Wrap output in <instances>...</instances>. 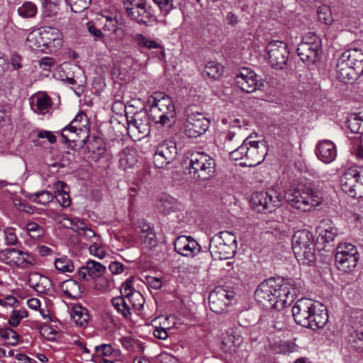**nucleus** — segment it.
Returning a JSON list of instances; mask_svg holds the SVG:
<instances>
[{
  "instance_id": "f257e3e1",
  "label": "nucleus",
  "mask_w": 363,
  "mask_h": 363,
  "mask_svg": "<svg viewBox=\"0 0 363 363\" xmlns=\"http://www.w3.org/2000/svg\"><path fill=\"white\" fill-rule=\"evenodd\" d=\"M298 292L293 279L270 278L259 284L255 296L263 306L281 310L288 304V300L291 298L290 301H292Z\"/></svg>"
},
{
  "instance_id": "f03ea898",
  "label": "nucleus",
  "mask_w": 363,
  "mask_h": 363,
  "mask_svg": "<svg viewBox=\"0 0 363 363\" xmlns=\"http://www.w3.org/2000/svg\"><path fill=\"white\" fill-rule=\"evenodd\" d=\"M292 314L297 324L313 330L323 328L328 320L326 308L309 298L298 299L292 308Z\"/></svg>"
},
{
  "instance_id": "7ed1b4c3",
  "label": "nucleus",
  "mask_w": 363,
  "mask_h": 363,
  "mask_svg": "<svg viewBox=\"0 0 363 363\" xmlns=\"http://www.w3.org/2000/svg\"><path fill=\"white\" fill-rule=\"evenodd\" d=\"M250 135L233 151H230V158L233 160H241L242 167H255L262 163L267 154V148L264 141L252 140Z\"/></svg>"
},
{
  "instance_id": "20e7f679",
  "label": "nucleus",
  "mask_w": 363,
  "mask_h": 363,
  "mask_svg": "<svg viewBox=\"0 0 363 363\" xmlns=\"http://www.w3.org/2000/svg\"><path fill=\"white\" fill-rule=\"evenodd\" d=\"M150 104L149 116L155 123L169 126L176 116L172 99L162 92H155L148 100Z\"/></svg>"
},
{
  "instance_id": "39448f33",
  "label": "nucleus",
  "mask_w": 363,
  "mask_h": 363,
  "mask_svg": "<svg viewBox=\"0 0 363 363\" xmlns=\"http://www.w3.org/2000/svg\"><path fill=\"white\" fill-rule=\"evenodd\" d=\"M285 199L291 207L303 212L311 211L323 202L321 194L317 189L308 186L287 191Z\"/></svg>"
},
{
  "instance_id": "423d86ee",
  "label": "nucleus",
  "mask_w": 363,
  "mask_h": 363,
  "mask_svg": "<svg viewBox=\"0 0 363 363\" xmlns=\"http://www.w3.org/2000/svg\"><path fill=\"white\" fill-rule=\"evenodd\" d=\"M189 174L196 181H206L213 177L216 162L213 157L203 152H192L188 158Z\"/></svg>"
},
{
  "instance_id": "0eeeda50",
  "label": "nucleus",
  "mask_w": 363,
  "mask_h": 363,
  "mask_svg": "<svg viewBox=\"0 0 363 363\" xmlns=\"http://www.w3.org/2000/svg\"><path fill=\"white\" fill-rule=\"evenodd\" d=\"M292 249L297 259L308 264L315 258L313 236L307 230L296 231L292 237Z\"/></svg>"
},
{
  "instance_id": "6e6552de",
  "label": "nucleus",
  "mask_w": 363,
  "mask_h": 363,
  "mask_svg": "<svg viewBox=\"0 0 363 363\" xmlns=\"http://www.w3.org/2000/svg\"><path fill=\"white\" fill-rule=\"evenodd\" d=\"M282 197L274 190L267 191H258L251 196L250 203L252 208L259 213H271L281 206Z\"/></svg>"
},
{
  "instance_id": "1a4fd4ad",
  "label": "nucleus",
  "mask_w": 363,
  "mask_h": 363,
  "mask_svg": "<svg viewBox=\"0 0 363 363\" xmlns=\"http://www.w3.org/2000/svg\"><path fill=\"white\" fill-rule=\"evenodd\" d=\"M342 190L352 198L363 197V170L349 168L340 178Z\"/></svg>"
},
{
  "instance_id": "9d476101",
  "label": "nucleus",
  "mask_w": 363,
  "mask_h": 363,
  "mask_svg": "<svg viewBox=\"0 0 363 363\" xmlns=\"http://www.w3.org/2000/svg\"><path fill=\"white\" fill-rule=\"evenodd\" d=\"M337 269L345 273L352 272L357 265L359 255L355 246L350 243L340 244L335 255Z\"/></svg>"
},
{
  "instance_id": "9b49d317",
  "label": "nucleus",
  "mask_w": 363,
  "mask_h": 363,
  "mask_svg": "<svg viewBox=\"0 0 363 363\" xmlns=\"http://www.w3.org/2000/svg\"><path fill=\"white\" fill-rule=\"evenodd\" d=\"M267 60L270 66L277 70L285 68L289 60V51L286 43L280 40H272L266 46Z\"/></svg>"
},
{
  "instance_id": "f8f14e48",
  "label": "nucleus",
  "mask_w": 363,
  "mask_h": 363,
  "mask_svg": "<svg viewBox=\"0 0 363 363\" xmlns=\"http://www.w3.org/2000/svg\"><path fill=\"white\" fill-rule=\"evenodd\" d=\"M0 261L10 266L28 268L35 264V257L24 251L8 248L0 251Z\"/></svg>"
},
{
  "instance_id": "ddd939ff",
  "label": "nucleus",
  "mask_w": 363,
  "mask_h": 363,
  "mask_svg": "<svg viewBox=\"0 0 363 363\" xmlns=\"http://www.w3.org/2000/svg\"><path fill=\"white\" fill-rule=\"evenodd\" d=\"M177 147L173 140H165L160 143L153 156V162L156 167L163 168L172 162L177 157Z\"/></svg>"
},
{
  "instance_id": "4468645a",
  "label": "nucleus",
  "mask_w": 363,
  "mask_h": 363,
  "mask_svg": "<svg viewBox=\"0 0 363 363\" xmlns=\"http://www.w3.org/2000/svg\"><path fill=\"white\" fill-rule=\"evenodd\" d=\"M235 81L238 86L246 93H252L264 86L261 77L247 67L240 69L236 74Z\"/></svg>"
},
{
  "instance_id": "2eb2a0df",
  "label": "nucleus",
  "mask_w": 363,
  "mask_h": 363,
  "mask_svg": "<svg viewBox=\"0 0 363 363\" xmlns=\"http://www.w3.org/2000/svg\"><path fill=\"white\" fill-rule=\"evenodd\" d=\"M210 121L203 114L196 112L188 114L184 123V133L189 138H197L206 132Z\"/></svg>"
},
{
  "instance_id": "dca6fc26",
  "label": "nucleus",
  "mask_w": 363,
  "mask_h": 363,
  "mask_svg": "<svg viewBox=\"0 0 363 363\" xmlns=\"http://www.w3.org/2000/svg\"><path fill=\"white\" fill-rule=\"evenodd\" d=\"M233 297L232 293L221 286L217 287L209 294V308L216 313H222L226 310Z\"/></svg>"
},
{
  "instance_id": "f3484780",
  "label": "nucleus",
  "mask_w": 363,
  "mask_h": 363,
  "mask_svg": "<svg viewBox=\"0 0 363 363\" xmlns=\"http://www.w3.org/2000/svg\"><path fill=\"white\" fill-rule=\"evenodd\" d=\"M175 251L182 256L193 257L201 251L198 242L190 236H179L174 243Z\"/></svg>"
},
{
  "instance_id": "a211bd4d",
  "label": "nucleus",
  "mask_w": 363,
  "mask_h": 363,
  "mask_svg": "<svg viewBox=\"0 0 363 363\" xmlns=\"http://www.w3.org/2000/svg\"><path fill=\"white\" fill-rule=\"evenodd\" d=\"M106 267L94 260H89L84 266L81 267L77 272L79 279L90 281L94 278L101 277L106 272Z\"/></svg>"
},
{
  "instance_id": "6ab92c4d",
  "label": "nucleus",
  "mask_w": 363,
  "mask_h": 363,
  "mask_svg": "<svg viewBox=\"0 0 363 363\" xmlns=\"http://www.w3.org/2000/svg\"><path fill=\"white\" fill-rule=\"evenodd\" d=\"M44 48L50 51H55L60 48L63 43L62 33L54 27H41Z\"/></svg>"
},
{
  "instance_id": "aec40b11",
  "label": "nucleus",
  "mask_w": 363,
  "mask_h": 363,
  "mask_svg": "<svg viewBox=\"0 0 363 363\" xmlns=\"http://www.w3.org/2000/svg\"><path fill=\"white\" fill-rule=\"evenodd\" d=\"M209 251L215 259H227L235 255L236 250L225 245L218 236H213L209 244Z\"/></svg>"
},
{
  "instance_id": "412c9836",
  "label": "nucleus",
  "mask_w": 363,
  "mask_h": 363,
  "mask_svg": "<svg viewBox=\"0 0 363 363\" xmlns=\"http://www.w3.org/2000/svg\"><path fill=\"white\" fill-rule=\"evenodd\" d=\"M315 153L320 160L329 164L337 157L336 146L331 140H321L316 145Z\"/></svg>"
},
{
  "instance_id": "4be33fe9",
  "label": "nucleus",
  "mask_w": 363,
  "mask_h": 363,
  "mask_svg": "<svg viewBox=\"0 0 363 363\" xmlns=\"http://www.w3.org/2000/svg\"><path fill=\"white\" fill-rule=\"evenodd\" d=\"M336 69L337 78L339 81L345 84L352 83L361 75L347 61L344 60L341 56L338 59Z\"/></svg>"
},
{
  "instance_id": "5701e85b",
  "label": "nucleus",
  "mask_w": 363,
  "mask_h": 363,
  "mask_svg": "<svg viewBox=\"0 0 363 363\" xmlns=\"http://www.w3.org/2000/svg\"><path fill=\"white\" fill-rule=\"evenodd\" d=\"M243 338L237 330L230 329L222 335V350L225 352H235L242 343Z\"/></svg>"
},
{
  "instance_id": "b1692460",
  "label": "nucleus",
  "mask_w": 363,
  "mask_h": 363,
  "mask_svg": "<svg viewBox=\"0 0 363 363\" xmlns=\"http://www.w3.org/2000/svg\"><path fill=\"white\" fill-rule=\"evenodd\" d=\"M28 284L35 291L40 294H47L52 290V284L51 280L38 272H32L28 278Z\"/></svg>"
},
{
  "instance_id": "393cba45",
  "label": "nucleus",
  "mask_w": 363,
  "mask_h": 363,
  "mask_svg": "<svg viewBox=\"0 0 363 363\" xmlns=\"http://www.w3.org/2000/svg\"><path fill=\"white\" fill-rule=\"evenodd\" d=\"M322 51L320 47L315 45H305V44H298L297 53L301 60L305 64L310 65L314 64L319 60Z\"/></svg>"
},
{
  "instance_id": "a878e982",
  "label": "nucleus",
  "mask_w": 363,
  "mask_h": 363,
  "mask_svg": "<svg viewBox=\"0 0 363 363\" xmlns=\"http://www.w3.org/2000/svg\"><path fill=\"white\" fill-rule=\"evenodd\" d=\"M341 57L361 75L363 74V51L358 48H351L345 51Z\"/></svg>"
},
{
  "instance_id": "bb28decb",
  "label": "nucleus",
  "mask_w": 363,
  "mask_h": 363,
  "mask_svg": "<svg viewBox=\"0 0 363 363\" xmlns=\"http://www.w3.org/2000/svg\"><path fill=\"white\" fill-rule=\"evenodd\" d=\"M231 123L233 126L238 128V132L230 130L224 134V148L229 153L230 151H233V149L237 147L243 140V136H241L240 133V119L235 118L231 122Z\"/></svg>"
},
{
  "instance_id": "cd10ccee",
  "label": "nucleus",
  "mask_w": 363,
  "mask_h": 363,
  "mask_svg": "<svg viewBox=\"0 0 363 363\" xmlns=\"http://www.w3.org/2000/svg\"><path fill=\"white\" fill-rule=\"evenodd\" d=\"M143 115L145 120H143L141 113L138 112L135 113L130 121L128 120V131L132 133L138 132L143 135L150 132L147 117L145 113Z\"/></svg>"
},
{
  "instance_id": "c85d7f7f",
  "label": "nucleus",
  "mask_w": 363,
  "mask_h": 363,
  "mask_svg": "<svg viewBox=\"0 0 363 363\" xmlns=\"http://www.w3.org/2000/svg\"><path fill=\"white\" fill-rule=\"evenodd\" d=\"M138 158L135 150L125 147L118 153V163L123 170L130 169L137 163Z\"/></svg>"
},
{
  "instance_id": "c756f323",
  "label": "nucleus",
  "mask_w": 363,
  "mask_h": 363,
  "mask_svg": "<svg viewBox=\"0 0 363 363\" xmlns=\"http://www.w3.org/2000/svg\"><path fill=\"white\" fill-rule=\"evenodd\" d=\"M34 99H35V101H33L31 104V107L35 113L44 115L49 112L52 108V100L48 95L45 94H40L37 95Z\"/></svg>"
},
{
  "instance_id": "7c9ffc66",
  "label": "nucleus",
  "mask_w": 363,
  "mask_h": 363,
  "mask_svg": "<svg viewBox=\"0 0 363 363\" xmlns=\"http://www.w3.org/2000/svg\"><path fill=\"white\" fill-rule=\"evenodd\" d=\"M61 290L67 296L72 298H77L81 296L82 289L78 281L74 279H67L62 282Z\"/></svg>"
},
{
  "instance_id": "2f4dec72",
  "label": "nucleus",
  "mask_w": 363,
  "mask_h": 363,
  "mask_svg": "<svg viewBox=\"0 0 363 363\" xmlns=\"http://www.w3.org/2000/svg\"><path fill=\"white\" fill-rule=\"evenodd\" d=\"M318 240L323 242L328 243L333 241L337 235V230L331 225L330 223L322 220L320 225L318 227Z\"/></svg>"
},
{
  "instance_id": "473e14b6",
  "label": "nucleus",
  "mask_w": 363,
  "mask_h": 363,
  "mask_svg": "<svg viewBox=\"0 0 363 363\" xmlns=\"http://www.w3.org/2000/svg\"><path fill=\"white\" fill-rule=\"evenodd\" d=\"M128 16L133 20L140 23H146L152 16V12L150 6H147L145 2L134 10L128 13Z\"/></svg>"
},
{
  "instance_id": "72a5a7b5",
  "label": "nucleus",
  "mask_w": 363,
  "mask_h": 363,
  "mask_svg": "<svg viewBox=\"0 0 363 363\" xmlns=\"http://www.w3.org/2000/svg\"><path fill=\"white\" fill-rule=\"evenodd\" d=\"M26 41L28 43V46L33 50H40L41 51L44 50V43L43 38L42 35V30L41 28L35 29L31 31L27 38Z\"/></svg>"
},
{
  "instance_id": "f704fd0d",
  "label": "nucleus",
  "mask_w": 363,
  "mask_h": 363,
  "mask_svg": "<svg viewBox=\"0 0 363 363\" xmlns=\"http://www.w3.org/2000/svg\"><path fill=\"white\" fill-rule=\"evenodd\" d=\"M67 185L63 182H58L57 184V190L55 192L54 198L63 207H67L70 205L71 200L68 192L67 191Z\"/></svg>"
},
{
  "instance_id": "c9c22d12",
  "label": "nucleus",
  "mask_w": 363,
  "mask_h": 363,
  "mask_svg": "<svg viewBox=\"0 0 363 363\" xmlns=\"http://www.w3.org/2000/svg\"><path fill=\"white\" fill-rule=\"evenodd\" d=\"M347 126L354 133H363V111L352 113L347 118Z\"/></svg>"
},
{
  "instance_id": "e433bc0d",
  "label": "nucleus",
  "mask_w": 363,
  "mask_h": 363,
  "mask_svg": "<svg viewBox=\"0 0 363 363\" xmlns=\"http://www.w3.org/2000/svg\"><path fill=\"white\" fill-rule=\"evenodd\" d=\"M71 317L76 325L82 327L87 323L89 315L85 308L80 305H77L72 310Z\"/></svg>"
},
{
  "instance_id": "4c0bfd02",
  "label": "nucleus",
  "mask_w": 363,
  "mask_h": 363,
  "mask_svg": "<svg viewBox=\"0 0 363 363\" xmlns=\"http://www.w3.org/2000/svg\"><path fill=\"white\" fill-rule=\"evenodd\" d=\"M157 206L163 213L167 214L177 208V200L171 196L162 195L158 199Z\"/></svg>"
},
{
  "instance_id": "58836bf2",
  "label": "nucleus",
  "mask_w": 363,
  "mask_h": 363,
  "mask_svg": "<svg viewBox=\"0 0 363 363\" xmlns=\"http://www.w3.org/2000/svg\"><path fill=\"white\" fill-rule=\"evenodd\" d=\"M348 341L354 350L363 353V329L355 330L350 333Z\"/></svg>"
},
{
  "instance_id": "ea45409f",
  "label": "nucleus",
  "mask_w": 363,
  "mask_h": 363,
  "mask_svg": "<svg viewBox=\"0 0 363 363\" xmlns=\"http://www.w3.org/2000/svg\"><path fill=\"white\" fill-rule=\"evenodd\" d=\"M55 267L61 273L72 272L74 270L72 261L66 256L56 259Z\"/></svg>"
},
{
  "instance_id": "a19ab883",
  "label": "nucleus",
  "mask_w": 363,
  "mask_h": 363,
  "mask_svg": "<svg viewBox=\"0 0 363 363\" xmlns=\"http://www.w3.org/2000/svg\"><path fill=\"white\" fill-rule=\"evenodd\" d=\"M317 15L318 20L325 25H331L334 21L331 9L328 5L320 6L317 9Z\"/></svg>"
},
{
  "instance_id": "79ce46f5",
  "label": "nucleus",
  "mask_w": 363,
  "mask_h": 363,
  "mask_svg": "<svg viewBox=\"0 0 363 363\" xmlns=\"http://www.w3.org/2000/svg\"><path fill=\"white\" fill-rule=\"evenodd\" d=\"M101 16L104 18V29L107 31H111L113 33H116L121 30V29L117 26L118 22L115 16L113 14H110L108 11H104Z\"/></svg>"
},
{
  "instance_id": "37998d69",
  "label": "nucleus",
  "mask_w": 363,
  "mask_h": 363,
  "mask_svg": "<svg viewBox=\"0 0 363 363\" xmlns=\"http://www.w3.org/2000/svg\"><path fill=\"white\" fill-rule=\"evenodd\" d=\"M204 72L209 77L216 79L222 75L223 67L218 62H209L206 64Z\"/></svg>"
},
{
  "instance_id": "c03bdc74",
  "label": "nucleus",
  "mask_w": 363,
  "mask_h": 363,
  "mask_svg": "<svg viewBox=\"0 0 363 363\" xmlns=\"http://www.w3.org/2000/svg\"><path fill=\"white\" fill-rule=\"evenodd\" d=\"M30 199L35 203L47 205L54 199V195L48 191H37L31 194Z\"/></svg>"
},
{
  "instance_id": "a18cd8bd",
  "label": "nucleus",
  "mask_w": 363,
  "mask_h": 363,
  "mask_svg": "<svg viewBox=\"0 0 363 363\" xmlns=\"http://www.w3.org/2000/svg\"><path fill=\"white\" fill-rule=\"evenodd\" d=\"M78 131L82 132V128L75 124V121H72L67 126L65 127L62 132V137L67 141H74V134H78Z\"/></svg>"
},
{
  "instance_id": "49530a36",
  "label": "nucleus",
  "mask_w": 363,
  "mask_h": 363,
  "mask_svg": "<svg viewBox=\"0 0 363 363\" xmlns=\"http://www.w3.org/2000/svg\"><path fill=\"white\" fill-rule=\"evenodd\" d=\"M18 13L22 17L32 18L37 13V7L33 3L26 1L18 9Z\"/></svg>"
},
{
  "instance_id": "de8ad7c7",
  "label": "nucleus",
  "mask_w": 363,
  "mask_h": 363,
  "mask_svg": "<svg viewBox=\"0 0 363 363\" xmlns=\"http://www.w3.org/2000/svg\"><path fill=\"white\" fill-rule=\"evenodd\" d=\"M1 337L7 342L8 344L15 345L18 341V333L11 328L0 329Z\"/></svg>"
},
{
  "instance_id": "09e8293b",
  "label": "nucleus",
  "mask_w": 363,
  "mask_h": 363,
  "mask_svg": "<svg viewBox=\"0 0 363 363\" xmlns=\"http://www.w3.org/2000/svg\"><path fill=\"white\" fill-rule=\"evenodd\" d=\"M135 40L139 45L147 49H158L161 48L160 44L156 40L147 38L142 34H136Z\"/></svg>"
},
{
  "instance_id": "8fccbe9b",
  "label": "nucleus",
  "mask_w": 363,
  "mask_h": 363,
  "mask_svg": "<svg viewBox=\"0 0 363 363\" xmlns=\"http://www.w3.org/2000/svg\"><path fill=\"white\" fill-rule=\"evenodd\" d=\"M214 236H218L222 242L225 245L232 247V249L237 250V240L236 236L229 231H221Z\"/></svg>"
},
{
  "instance_id": "3c124183",
  "label": "nucleus",
  "mask_w": 363,
  "mask_h": 363,
  "mask_svg": "<svg viewBox=\"0 0 363 363\" xmlns=\"http://www.w3.org/2000/svg\"><path fill=\"white\" fill-rule=\"evenodd\" d=\"M112 303H116L117 307L123 306L125 312V318H130L131 316L130 309L132 308V301L130 296L128 298L115 297L112 299Z\"/></svg>"
},
{
  "instance_id": "603ef678",
  "label": "nucleus",
  "mask_w": 363,
  "mask_h": 363,
  "mask_svg": "<svg viewBox=\"0 0 363 363\" xmlns=\"http://www.w3.org/2000/svg\"><path fill=\"white\" fill-rule=\"evenodd\" d=\"M26 229L32 239L41 238L45 233L44 228L34 222L27 223Z\"/></svg>"
},
{
  "instance_id": "864d4df0",
  "label": "nucleus",
  "mask_w": 363,
  "mask_h": 363,
  "mask_svg": "<svg viewBox=\"0 0 363 363\" xmlns=\"http://www.w3.org/2000/svg\"><path fill=\"white\" fill-rule=\"evenodd\" d=\"M91 0H66L71 10L74 13H81L88 9Z\"/></svg>"
},
{
  "instance_id": "5fc2aeb1",
  "label": "nucleus",
  "mask_w": 363,
  "mask_h": 363,
  "mask_svg": "<svg viewBox=\"0 0 363 363\" xmlns=\"http://www.w3.org/2000/svg\"><path fill=\"white\" fill-rule=\"evenodd\" d=\"M78 235L90 244H96V242L101 240L99 235H96L92 229L87 228L86 225L79 231Z\"/></svg>"
},
{
  "instance_id": "6e6d98bb",
  "label": "nucleus",
  "mask_w": 363,
  "mask_h": 363,
  "mask_svg": "<svg viewBox=\"0 0 363 363\" xmlns=\"http://www.w3.org/2000/svg\"><path fill=\"white\" fill-rule=\"evenodd\" d=\"M28 316V312L26 310H13L11 315V318L9 320L8 323L11 327H17L22 319Z\"/></svg>"
},
{
  "instance_id": "4d7b16f0",
  "label": "nucleus",
  "mask_w": 363,
  "mask_h": 363,
  "mask_svg": "<svg viewBox=\"0 0 363 363\" xmlns=\"http://www.w3.org/2000/svg\"><path fill=\"white\" fill-rule=\"evenodd\" d=\"M299 44H305V45H313L321 48L320 38L313 32L307 33L303 38L302 41Z\"/></svg>"
},
{
  "instance_id": "13d9d810",
  "label": "nucleus",
  "mask_w": 363,
  "mask_h": 363,
  "mask_svg": "<svg viewBox=\"0 0 363 363\" xmlns=\"http://www.w3.org/2000/svg\"><path fill=\"white\" fill-rule=\"evenodd\" d=\"M142 244L147 248H152L157 245V239L155 232L140 234Z\"/></svg>"
},
{
  "instance_id": "bf43d9fd",
  "label": "nucleus",
  "mask_w": 363,
  "mask_h": 363,
  "mask_svg": "<svg viewBox=\"0 0 363 363\" xmlns=\"http://www.w3.org/2000/svg\"><path fill=\"white\" fill-rule=\"evenodd\" d=\"M132 301V308L135 311L140 310L145 303V298L139 291H134L130 296Z\"/></svg>"
},
{
  "instance_id": "052dcab7",
  "label": "nucleus",
  "mask_w": 363,
  "mask_h": 363,
  "mask_svg": "<svg viewBox=\"0 0 363 363\" xmlns=\"http://www.w3.org/2000/svg\"><path fill=\"white\" fill-rule=\"evenodd\" d=\"M6 244L8 245H15L18 243V239L16 234V230L13 228H7L4 231Z\"/></svg>"
},
{
  "instance_id": "680f3d73",
  "label": "nucleus",
  "mask_w": 363,
  "mask_h": 363,
  "mask_svg": "<svg viewBox=\"0 0 363 363\" xmlns=\"http://www.w3.org/2000/svg\"><path fill=\"white\" fill-rule=\"evenodd\" d=\"M89 250L91 255L99 259H103L106 255V252L101 247V240L96 242V244H90Z\"/></svg>"
},
{
  "instance_id": "e2e57ef3",
  "label": "nucleus",
  "mask_w": 363,
  "mask_h": 363,
  "mask_svg": "<svg viewBox=\"0 0 363 363\" xmlns=\"http://www.w3.org/2000/svg\"><path fill=\"white\" fill-rule=\"evenodd\" d=\"M164 16L167 15L174 8L173 0H154Z\"/></svg>"
},
{
  "instance_id": "0e129e2a",
  "label": "nucleus",
  "mask_w": 363,
  "mask_h": 363,
  "mask_svg": "<svg viewBox=\"0 0 363 363\" xmlns=\"http://www.w3.org/2000/svg\"><path fill=\"white\" fill-rule=\"evenodd\" d=\"M39 330L41 335L45 339L48 340H52L55 339L56 331L48 325H41L39 327Z\"/></svg>"
},
{
  "instance_id": "69168bd1",
  "label": "nucleus",
  "mask_w": 363,
  "mask_h": 363,
  "mask_svg": "<svg viewBox=\"0 0 363 363\" xmlns=\"http://www.w3.org/2000/svg\"><path fill=\"white\" fill-rule=\"evenodd\" d=\"M279 352L284 354L293 352L296 350V346L294 343L289 341H280L279 342Z\"/></svg>"
},
{
  "instance_id": "338daca9",
  "label": "nucleus",
  "mask_w": 363,
  "mask_h": 363,
  "mask_svg": "<svg viewBox=\"0 0 363 363\" xmlns=\"http://www.w3.org/2000/svg\"><path fill=\"white\" fill-rule=\"evenodd\" d=\"M59 11V8L57 4L49 1L47 2L45 5V10H44V14L46 16L50 17L55 16Z\"/></svg>"
},
{
  "instance_id": "774afa93",
  "label": "nucleus",
  "mask_w": 363,
  "mask_h": 363,
  "mask_svg": "<svg viewBox=\"0 0 363 363\" xmlns=\"http://www.w3.org/2000/svg\"><path fill=\"white\" fill-rule=\"evenodd\" d=\"M95 350L99 355L108 356L111 355L113 351L111 345L103 344L95 347Z\"/></svg>"
}]
</instances>
